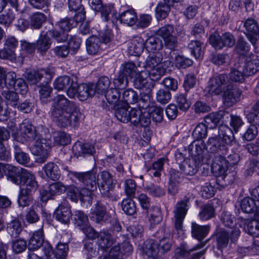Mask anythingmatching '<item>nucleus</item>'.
<instances>
[{"mask_svg": "<svg viewBox=\"0 0 259 259\" xmlns=\"http://www.w3.org/2000/svg\"><path fill=\"white\" fill-rule=\"evenodd\" d=\"M139 96L138 94L132 89H127L122 93V98L119 101L122 104L129 106L130 104H134L138 102Z\"/></svg>", "mask_w": 259, "mask_h": 259, "instance_id": "28", "label": "nucleus"}, {"mask_svg": "<svg viewBox=\"0 0 259 259\" xmlns=\"http://www.w3.org/2000/svg\"><path fill=\"white\" fill-rule=\"evenodd\" d=\"M100 176V183L98 186L100 191L104 197H110L114 188L112 176L107 171L101 172Z\"/></svg>", "mask_w": 259, "mask_h": 259, "instance_id": "13", "label": "nucleus"}, {"mask_svg": "<svg viewBox=\"0 0 259 259\" xmlns=\"http://www.w3.org/2000/svg\"><path fill=\"white\" fill-rule=\"evenodd\" d=\"M14 154L15 159L19 164L25 165L29 162L30 159L28 154L22 150L20 145L14 144Z\"/></svg>", "mask_w": 259, "mask_h": 259, "instance_id": "34", "label": "nucleus"}, {"mask_svg": "<svg viewBox=\"0 0 259 259\" xmlns=\"http://www.w3.org/2000/svg\"><path fill=\"white\" fill-rule=\"evenodd\" d=\"M143 251L148 257L154 258L158 252L157 243L152 239L146 240L144 244Z\"/></svg>", "mask_w": 259, "mask_h": 259, "instance_id": "37", "label": "nucleus"}, {"mask_svg": "<svg viewBox=\"0 0 259 259\" xmlns=\"http://www.w3.org/2000/svg\"><path fill=\"white\" fill-rule=\"evenodd\" d=\"M181 173L186 176L195 175L198 169V164L194 159H185L182 163L179 164Z\"/></svg>", "mask_w": 259, "mask_h": 259, "instance_id": "26", "label": "nucleus"}, {"mask_svg": "<svg viewBox=\"0 0 259 259\" xmlns=\"http://www.w3.org/2000/svg\"><path fill=\"white\" fill-rule=\"evenodd\" d=\"M246 29V35L251 43L254 46L257 41L256 36L259 34V27L256 21L253 18L247 19L244 23Z\"/></svg>", "mask_w": 259, "mask_h": 259, "instance_id": "19", "label": "nucleus"}, {"mask_svg": "<svg viewBox=\"0 0 259 259\" xmlns=\"http://www.w3.org/2000/svg\"><path fill=\"white\" fill-rule=\"evenodd\" d=\"M134 86L138 89H145L147 92H149L154 87L152 81L148 76L147 71H142L136 74V78L134 82Z\"/></svg>", "mask_w": 259, "mask_h": 259, "instance_id": "17", "label": "nucleus"}, {"mask_svg": "<svg viewBox=\"0 0 259 259\" xmlns=\"http://www.w3.org/2000/svg\"><path fill=\"white\" fill-rule=\"evenodd\" d=\"M85 18V13L79 12L75 14L73 17H66L61 19L57 25L59 28L64 31H69L75 27L78 23L82 21Z\"/></svg>", "mask_w": 259, "mask_h": 259, "instance_id": "14", "label": "nucleus"}, {"mask_svg": "<svg viewBox=\"0 0 259 259\" xmlns=\"http://www.w3.org/2000/svg\"><path fill=\"white\" fill-rule=\"evenodd\" d=\"M110 84L109 78L107 76L100 77L95 86V93L98 94H104Z\"/></svg>", "mask_w": 259, "mask_h": 259, "instance_id": "51", "label": "nucleus"}, {"mask_svg": "<svg viewBox=\"0 0 259 259\" xmlns=\"http://www.w3.org/2000/svg\"><path fill=\"white\" fill-rule=\"evenodd\" d=\"M50 141L39 137L34 140L31 147L32 153L37 156L36 162L43 163L46 161L51 148Z\"/></svg>", "mask_w": 259, "mask_h": 259, "instance_id": "5", "label": "nucleus"}, {"mask_svg": "<svg viewBox=\"0 0 259 259\" xmlns=\"http://www.w3.org/2000/svg\"><path fill=\"white\" fill-rule=\"evenodd\" d=\"M31 194V193L26 191L25 192V191L20 190L18 199L19 205L24 207L31 205L33 203V198Z\"/></svg>", "mask_w": 259, "mask_h": 259, "instance_id": "47", "label": "nucleus"}, {"mask_svg": "<svg viewBox=\"0 0 259 259\" xmlns=\"http://www.w3.org/2000/svg\"><path fill=\"white\" fill-rule=\"evenodd\" d=\"M116 242V239L109 232L103 231L99 232L97 243L102 250L107 251Z\"/></svg>", "mask_w": 259, "mask_h": 259, "instance_id": "21", "label": "nucleus"}, {"mask_svg": "<svg viewBox=\"0 0 259 259\" xmlns=\"http://www.w3.org/2000/svg\"><path fill=\"white\" fill-rule=\"evenodd\" d=\"M229 118V113L225 111L211 112L204 118L205 124L208 128H215L221 121H226Z\"/></svg>", "mask_w": 259, "mask_h": 259, "instance_id": "16", "label": "nucleus"}, {"mask_svg": "<svg viewBox=\"0 0 259 259\" xmlns=\"http://www.w3.org/2000/svg\"><path fill=\"white\" fill-rule=\"evenodd\" d=\"M72 213L69 207L67 205L60 204L56 209L54 217L59 222L68 225L70 223Z\"/></svg>", "mask_w": 259, "mask_h": 259, "instance_id": "22", "label": "nucleus"}, {"mask_svg": "<svg viewBox=\"0 0 259 259\" xmlns=\"http://www.w3.org/2000/svg\"><path fill=\"white\" fill-rule=\"evenodd\" d=\"M19 133L13 135L14 139L23 143L26 141H31L39 138L36 127L28 119H24L19 125Z\"/></svg>", "mask_w": 259, "mask_h": 259, "instance_id": "4", "label": "nucleus"}, {"mask_svg": "<svg viewBox=\"0 0 259 259\" xmlns=\"http://www.w3.org/2000/svg\"><path fill=\"white\" fill-rule=\"evenodd\" d=\"M16 77L14 72H10L6 74L3 69L0 70V88L6 87L8 89H13L17 79Z\"/></svg>", "mask_w": 259, "mask_h": 259, "instance_id": "25", "label": "nucleus"}, {"mask_svg": "<svg viewBox=\"0 0 259 259\" xmlns=\"http://www.w3.org/2000/svg\"><path fill=\"white\" fill-rule=\"evenodd\" d=\"M2 95L8 104L16 107L19 101V96L16 92L11 91H4Z\"/></svg>", "mask_w": 259, "mask_h": 259, "instance_id": "52", "label": "nucleus"}, {"mask_svg": "<svg viewBox=\"0 0 259 259\" xmlns=\"http://www.w3.org/2000/svg\"><path fill=\"white\" fill-rule=\"evenodd\" d=\"M216 240L218 249L227 247L229 242V234L225 231H220L216 234Z\"/></svg>", "mask_w": 259, "mask_h": 259, "instance_id": "50", "label": "nucleus"}, {"mask_svg": "<svg viewBox=\"0 0 259 259\" xmlns=\"http://www.w3.org/2000/svg\"><path fill=\"white\" fill-rule=\"evenodd\" d=\"M118 108L115 112V116L117 119L122 122L126 123L129 121L130 119V107H126V105L119 103Z\"/></svg>", "mask_w": 259, "mask_h": 259, "instance_id": "42", "label": "nucleus"}, {"mask_svg": "<svg viewBox=\"0 0 259 259\" xmlns=\"http://www.w3.org/2000/svg\"><path fill=\"white\" fill-rule=\"evenodd\" d=\"M219 138L221 139L223 142L226 145H230L234 140V136L233 132L228 126L221 125L219 128Z\"/></svg>", "mask_w": 259, "mask_h": 259, "instance_id": "33", "label": "nucleus"}, {"mask_svg": "<svg viewBox=\"0 0 259 259\" xmlns=\"http://www.w3.org/2000/svg\"><path fill=\"white\" fill-rule=\"evenodd\" d=\"M146 49L148 51L154 52L162 48L161 40L156 36H151L145 41Z\"/></svg>", "mask_w": 259, "mask_h": 259, "instance_id": "43", "label": "nucleus"}, {"mask_svg": "<svg viewBox=\"0 0 259 259\" xmlns=\"http://www.w3.org/2000/svg\"><path fill=\"white\" fill-rule=\"evenodd\" d=\"M256 206L254 200L249 197H245L241 201L240 207L242 211L245 213H251L254 211Z\"/></svg>", "mask_w": 259, "mask_h": 259, "instance_id": "60", "label": "nucleus"}, {"mask_svg": "<svg viewBox=\"0 0 259 259\" xmlns=\"http://www.w3.org/2000/svg\"><path fill=\"white\" fill-rule=\"evenodd\" d=\"M95 86L93 83L77 84L76 96L80 101H84L95 94Z\"/></svg>", "mask_w": 259, "mask_h": 259, "instance_id": "20", "label": "nucleus"}, {"mask_svg": "<svg viewBox=\"0 0 259 259\" xmlns=\"http://www.w3.org/2000/svg\"><path fill=\"white\" fill-rule=\"evenodd\" d=\"M68 250V248L67 244L59 243L54 251L50 250L48 252H50L51 258H52V255H53L57 259H65L67 255Z\"/></svg>", "mask_w": 259, "mask_h": 259, "instance_id": "44", "label": "nucleus"}, {"mask_svg": "<svg viewBox=\"0 0 259 259\" xmlns=\"http://www.w3.org/2000/svg\"><path fill=\"white\" fill-rule=\"evenodd\" d=\"M221 223L226 227L231 228L235 225V218L230 212L223 211L220 215Z\"/></svg>", "mask_w": 259, "mask_h": 259, "instance_id": "53", "label": "nucleus"}, {"mask_svg": "<svg viewBox=\"0 0 259 259\" xmlns=\"http://www.w3.org/2000/svg\"><path fill=\"white\" fill-rule=\"evenodd\" d=\"M210 44L215 49L221 50L224 47L231 48L236 42L233 35L230 32H225L221 35L211 34L209 38Z\"/></svg>", "mask_w": 259, "mask_h": 259, "instance_id": "8", "label": "nucleus"}, {"mask_svg": "<svg viewBox=\"0 0 259 259\" xmlns=\"http://www.w3.org/2000/svg\"><path fill=\"white\" fill-rule=\"evenodd\" d=\"M210 229L208 225L200 226L195 223H192V236L199 240L206 237Z\"/></svg>", "mask_w": 259, "mask_h": 259, "instance_id": "36", "label": "nucleus"}, {"mask_svg": "<svg viewBox=\"0 0 259 259\" xmlns=\"http://www.w3.org/2000/svg\"><path fill=\"white\" fill-rule=\"evenodd\" d=\"M91 212V219L97 223H102L108 219L106 208L100 202H97L95 208Z\"/></svg>", "mask_w": 259, "mask_h": 259, "instance_id": "23", "label": "nucleus"}, {"mask_svg": "<svg viewBox=\"0 0 259 259\" xmlns=\"http://www.w3.org/2000/svg\"><path fill=\"white\" fill-rule=\"evenodd\" d=\"M44 242V233L42 228L35 231L30 238L28 243L29 250H35L40 248Z\"/></svg>", "mask_w": 259, "mask_h": 259, "instance_id": "31", "label": "nucleus"}, {"mask_svg": "<svg viewBox=\"0 0 259 259\" xmlns=\"http://www.w3.org/2000/svg\"><path fill=\"white\" fill-rule=\"evenodd\" d=\"M122 209L128 215H133L136 212L135 202L130 198L124 199L121 203Z\"/></svg>", "mask_w": 259, "mask_h": 259, "instance_id": "54", "label": "nucleus"}, {"mask_svg": "<svg viewBox=\"0 0 259 259\" xmlns=\"http://www.w3.org/2000/svg\"><path fill=\"white\" fill-rule=\"evenodd\" d=\"M146 48L145 41L140 36H136L131 40L128 46V53L133 56H139Z\"/></svg>", "mask_w": 259, "mask_h": 259, "instance_id": "24", "label": "nucleus"}, {"mask_svg": "<svg viewBox=\"0 0 259 259\" xmlns=\"http://www.w3.org/2000/svg\"><path fill=\"white\" fill-rule=\"evenodd\" d=\"M240 160V156L234 153L228 156L226 160L221 155L215 156L211 164V169L216 177L217 183L222 186L225 187L230 182V176L227 174L228 164L233 165L237 164Z\"/></svg>", "mask_w": 259, "mask_h": 259, "instance_id": "3", "label": "nucleus"}, {"mask_svg": "<svg viewBox=\"0 0 259 259\" xmlns=\"http://www.w3.org/2000/svg\"><path fill=\"white\" fill-rule=\"evenodd\" d=\"M70 174L91 190H96L99 186L97 173L94 170L86 172L71 171Z\"/></svg>", "mask_w": 259, "mask_h": 259, "instance_id": "10", "label": "nucleus"}, {"mask_svg": "<svg viewBox=\"0 0 259 259\" xmlns=\"http://www.w3.org/2000/svg\"><path fill=\"white\" fill-rule=\"evenodd\" d=\"M162 59V55L160 53L150 54L145 60L144 66L149 69L161 66Z\"/></svg>", "mask_w": 259, "mask_h": 259, "instance_id": "39", "label": "nucleus"}, {"mask_svg": "<svg viewBox=\"0 0 259 259\" xmlns=\"http://www.w3.org/2000/svg\"><path fill=\"white\" fill-rule=\"evenodd\" d=\"M54 74V70L53 68H48L27 72L25 77L30 84H35L38 83L44 76L46 79L47 82H50Z\"/></svg>", "mask_w": 259, "mask_h": 259, "instance_id": "12", "label": "nucleus"}, {"mask_svg": "<svg viewBox=\"0 0 259 259\" xmlns=\"http://www.w3.org/2000/svg\"><path fill=\"white\" fill-rule=\"evenodd\" d=\"M246 229L250 235L254 237H259V221L252 220L248 221L246 225Z\"/></svg>", "mask_w": 259, "mask_h": 259, "instance_id": "63", "label": "nucleus"}, {"mask_svg": "<svg viewBox=\"0 0 259 259\" xmlns=\"http://www.w3.org/2000/svg\"><path fill=\"white\" fill-rule=\"evenodd\" d=\"M65 191L66 187L62 183L57 182L53 183L49 186L48 190H47L48 193V197L57 194H60Z\"/></svg>", "mask_w": 259, "mask_h": 259, "instance_id": "56", "label": "nucleus"}, {"mask_svg": "<svg viewBox=\"0 0 259 259\" xmlns=\"http://www.w3.org/2000/svg\"><path fill=\"white\" fill-rule=\"evenodd\" d=\"M43 169L46 176L52 180H57L60 177V170L54 162H48L44 165Z\"/></svg>", "mask_w": 259, "mask_h": 259, "instance_id": "29", "label": "nucleus"}, {"mask_svg": "<svg viewBox=\"0 0 259 259\" xmlns=\"http://www.w3.org/2000/svg\"><path fill=\"white\" fill-rule=\"evenodd\" d=\"M207 126L202 123L198 124L194 130L192 136L196 140H201L206 137L207 134Z\"/></svg>", "mask_w": 259, "mask_h": 259, "instance_id": "57", "label": "nucleus"}, {"mask_svg": "<svg viewBox=\"0 0 259 259\" xmlns=\"http://www.w3.org/2000/svg\"><path fill=\"white\" fill-rule=\"evenodd\" d=\"M101 41L96 36H92L86 40V49L89 54L94 55L97 54L101 49Z\"/></svg>", "mask_w": 259, "mask_h": 259, "instance_id": "27", "label": "nucleus"}, {"mask_svg": "<svg viewBox=\"0 0 259 259\" xmlns=\"http://www.w3.org/2000/svg\"><path fill=\"white\" fill-rule=\"evenodd\" d=\"M51 45V39L46 33H41L40 34L35 44L36 49L41 53L49 49Z\"/></svg>", "mask_w": 259, "mask_h": 259, "instance_id": "38", "label": "nucleus"}, {"mask_svg": "<svg viewBox=\"0 0 259 259\" xmlns=\"http://www.w3.org/2000/svg\"><path fill=\"white\" fill-rule=\"evenodd\" d=\"M199 40H192L188 45V49L196 59H200L203 54L202 45Z\"/></svg>", "mask_w": 259, "mask_h": 259, "instance_id": "49", "label": "nucleus"}, {"mask_svg": "<svg viewBox=\"0 0 259 259\" xmlns=\"http://www.w3.org/2000/svg\"><path fill=\"white\" fill-rule=\"evenodd\" d=\"M110 248L106 259H121V248L118 242L115 243Z\"/></svg>", "mask_w": 259, "mask_h": 259, "instance_id": "64", "label": "nucleus"}, {"mask_svg": "<svg viewBox=\"0 0 259 259\" xmlns=\"http://www.w3.org/2000/svg\"><path fill=\"white\" fill-rule=\"evenodd\" d=\"M223 102L224 105L230 107L233 106L240 100L241 92L236 84L233 82H229L223 92Z\"/></svg>", "mask_w": 259, "mask_h": 259, "instance_id": "11", "label": "nucleus"}, {"mask_svg": "<svg viewBox=\"0 0 259 259\" xmlns=\"http://www.w3.org/2000/svg\"><path fill=\"white\" fill-rule=\"evenodd\" d=\"M155 122H160L163 119V109L160 107H151L148 110Z\"/></svg>", "mask_w": 259, "mask_h": 259, "instance_id": "62", "label": "nucleus"}, {"mask_svg": "<svg viewBox=\"0 0 259 259\" xmlns=\"http://www.w3.org/2000/svg\"><path fill=\"white\" fill-rule=\"evenodd\" d=\"M259 71V59L247 58L243 67V72L246 76H250Z\"/></svg>", "mask_w": 259, "mask_h": 259, "instance_id": "30", "label": "nucleus"}, {"mask_svg": "<svg viewBox=\"0 0 259 259\" xmlns=\"http://www.w3.org/2000/svg\"><path fill=\"white\" fill-rule=\"evenodd\" d=\"M166 160L164 158H160L153 163L152 166L149 171L151 175L157 178L161 176V172L163 168V164Z\"/></svg>", "mask_w": 259, "mask_h": 259, "instance_id": "59", "label": "nucleus"}, {"mask_svg": "<svg viewBox=\"0 0 259 259\" xmlns=\"http://www.w3.org/2000/svg\"><path fill=\"white\" fill-rule=\"evenodd\" d=\"M215 215V209L211 204L206 203L201 206L199 213V217L201 220H208L213 218Z\"/></svg>", "mask_w": 259, "mask_h": 259, "instance_id": "40", "label": "nucleus"}, {"mask_svg": "<svg viewBox=\"0 0 259 259\" xmlns=\"http://www.w3.org/2000/svg\"><path fill=\"white\" fill-rule=\"evenodd\" d=\"M55 142L60 145H66L71 141L70 135L64 132H57L54 135Z\"/></svg>", "mask_w": 259, "mask_h": 259, "instance_id": "61", "label": "nucleus"}, {"mask_svg": "<svg viewBox=\"0 0 259 259\" xmlns=\"http://www.w3.org/2000/svg\"><path fill=\"white\" fill-rule=\"evenodd\" d=\"M190 197L186 196L178 202L174 210L175 227L177 231H181L183 229V223L188 209Z\"/></svg>", "mask_w": 259, "mask_h": 259, "instance_id": "6", "label": "nucleus"}, {"mask_svg": "<svg viewBox=\"0 0 259 259\" xmlns=\"http://www.w3.org/2000/svg\"><path fill=\"white\" fill-rule=\"evenodd\" d=\"M8 177L13 183L20 185V190L25 192L34 193L38 187L35 176L30 171L23 168H17L12 165L7 166Z\"/></svg>", "mask_w": 259, "mask_h": 259, "instance_id": "2", "label": "nucleus"}, {"mask_svg": "<svg viewBox=\"0 0 259 259\" xmlns=\"http://www.w3.org/2000/svg\"><path fill=\"white\" fill-rule=\"evenodd\" d=\"M83 246L87 259H92L98 255V249L96 247V245L93 241L90 240L85 241Z\"/></svg>", "mask_w": 259, "mask_h": 259, "instance_id": "46", "label": "nucleus"}, {"mask_svg": "<svg viewBox=\"0 0 259 259\" xmlns=\"http://www.w3.org/2000/svg\"><path fill=\"white\" fill-rule=\"evenodd\" d=\"M206 150L210 153L221 155L226 153L227 147L225 144L221 143L220 138L212 137L209 138L207 141Z\"/></svg>", "mask_w": 259, "mask_h": 259, "instance_id": "18", "label": "nucleus"}, {"mask_svg": "<svg viewBox=\"0 0 259 259\" xmlns=\"http://www.w3.org/2000/svg\"><path fill=\"white\" fill-rule=\"evenodd\" d=\"M7 230L9 234L13 237H17L22 230V227L20 221L18 219H14L7 224Z\"/></svg>", "mask_w": 259, "mask_h": 259, "instance_id": "41", "label": "nucleus"}, {"mask_svg": "<svg viewBox=\"0 0 259 259\" xmlns=\"http://www.w3.org/2000/svg\"><path fill=\"white\" fill-rule=\"evenodd\" d=\"M206 149V145L202 140H195L188 146L189 154L193 159L202 163H208L207 160L204 161L203 153Z\"/></svg>", "mask_w": 259, "mask_h": 259, "instance_id": "15", "label": "nucleus"}, {"mask_svg": "<svg viewBox=\"0 0 259 259\" xmlns=\"http://www.w3.org/2000/svg\"><path fill=\"white\" fill-rule=\"evenodd\" d=\"M54 86L58 91L67 89V94L71 98L76 96L77 83L70 76L65 75L58 77L54 81Z\"/></svg>", "mask_w": 259, "mask_h": 259, "instance_id": "9", "label": "nucleus"}, {"mask_svg": "<svg viewBox=\"0 0 259 259\" xmlns=\"http://www.w3.org/2000/svg\"><path fill=\"white\" fill-rule=\"evenodd\" d=\"M229 82H231L229 81L228 75L225 74H221L212 77L208 83V92L211 96L221 95Z\"/></svg>", "mask_w": 259, "mask_h": 259, "instance_id": "7", "label": "nucleus"}, {"mask_svg": "<svg viewBox=\"0 0 259 259\" xmlns=\"http://www.w3.org/2000/svg\"><path fill=\"white\" fill-rule=\"evenodd\" d=\"M200 245H197L192 248H190L187 245H181L175 250L176 259H178L177 258L178 256L187 257L191 252L200 248Z\"/></svg>", "mask_w": 259, "mask_h": 259, "instance_id": "55", "label": "nucleus"}, {"mask_svg": "<svg viewBox=\"0 0 259 259\" xmlns=\"http://www.w3.org/2000/svg\"><path fill=\"white\" fill-rule=\"evenodd\" d=\"M118 19L121 23L127 24L128 26L134 25L138 20L137 14L133 9L122 12L119 16Z\"/></svg>", "mask_w": 259, "mask_h": 259, "instance_id": "35", "label": "nucleus"}, {"mask_svg": "<svg viewBox=\"0 0 259 259\" xmlns=\"http://www.w3.org/2000/svg\"><path fill=\"white\" fill-rule=\"evenodd\" d=\"M73 151L78 156L83 154L93 155L95 152L94 147L89 143H76L73 146Z\"/></svg>", "mask_w": 259, "mask_h": 259, "instance_id": "32", "label": "nucleus"}, {"mask_svg": "<svg viewBox=\"0 0 259 259\" xmlns=\"http://www.w3.org/2000/svg\"><path fill=\"white\" fill-rule=\"evenodd\" d=\"M74 224L80 229L89 224V219L87 214L81 210H76L73 214Z\"/></svg>", "mask_w": 259, "mask_h": 259, "instance_id": "45", "label": "nucleus"}, {"mask_svg": "<svg viewBox=\"0 0 259 259\" xmlns=\"http://www.w3.org/2000/svg\"><path fill=\"white\" fill-rule=\"evenodd\" d=\"M46 20V17L43 13L39 12L34 13L30 18V26L35 29H39Z\"/></svg>", "mask_w": 259, "mask_h": 259, "instance_id": "48", "label": "nucleus"}, {"mask_svg": "<svg viewBox=\"0 0 259 259\" xmlns=\"http://www.w3.org/2000/svg\"><path fill=\"white\" fill-rule=\"evenodd\" d=\"M166 69L162 65L158 67L149 69L148 72V76L151 81L159 80L166 72Z\"/></svg>", "mask_w": 259, "mask_h": 259, "instance_id": "58", "label": "nucleus"}, {"mask_svg": "<svg viewBox=\"0 0 259 259\" xmlns=\"http://www.w3.org/2000/svg\"><path fill=\"white\" fill-rule=\"evenodd\" d=\"M81 117L78 107L64 96L54 98L51 108V117L60 127L75 128L79 124Z\"/></svg>", "mask_w": 259, "mask_h": 259, "instance_id": "1", "label": "nucleus"}]
</instances>
